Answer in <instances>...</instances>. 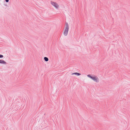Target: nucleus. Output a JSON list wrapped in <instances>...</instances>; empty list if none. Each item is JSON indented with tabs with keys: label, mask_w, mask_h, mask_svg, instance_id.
<instances>
[{
	"label": "nucleus",
	"mask_w": 130,
	"mask_h": 130,
	"mask_svg": "<svg viewBox=\"0 0 130 130\" xmlns=\"http://www.w3.org/2000/svg\"><path fill=\"white\" fill-rule=\"evenodd\" d=\"M69 26L68 24L66 23L65 24V28L63 33L64 35L65 36L67 35L69 30Z\"/></svg>",
	"instance_id": "1"
},
{
	"label": "nucleus",
	"mask_w": 130,
	"mask_h": 130,
	"mask_svg": "<svg viewBox=\"0 0 130 130\" xmlns=\"http://www.w3.org/2000/svg\"><path fill=\"white\" fill-rule=\"evenodd\" d=\"M6 0V2H8L9 1V0Z\"/></svg>",
	"instance_id": "8"
},
{
	"label": "nucleus",
	"mask_w": 130,
	"mask_h": 130,
	"mask_svg": "<svg viewBox=\"0 0 130 130\" xmlns=\"http://www.w3.org/2000/svg\"><path fill=\"white\" fill-rule=\"evenodd\" d=\"M51 3L57 9L59 8V5L57 3L53 1H51Z\"/></svg>",
	"instance_id": "3"
},
{
	"label": "nucleus",
	"mask_w": 130,
	"mask_h": 130,
	"mask_svg": "<svg viewBox=\"0 0 130 130\" xmlns=\"http://www.w3.org/2000/svg\"><path fill=\"white\" fill-rule=\"evenodd\" d=\"M44 60L46 61H48V58L46 57H45L44 58Z\"/></svg>",
	"instance_id": "6"
},
{
	"label": "nucleus",
	"mask_w": 130,
	"mask_h": 130,
	"mask_svg": "<svg viewBox=\"0 0 130 130\" xmlns=\"http://www.w3.org/2000/svg\"><path fill=\"white\" fill-rule=\"evenodd\" d=\"M0 63L5 64L6 63V62L4 60H0Z\"/></svg>",
	"instance_id": "5"
},
{
	"label": "nucleus",
	"mask_w": 130,
	"mask_h": 130,
	"mask_svg": "<svg viewBox=\"0 0 130 130\" xmlns=\"http://www.w3.org/2000/svg\"><path fill=\"white\" fill-rule=\"evenodd\" d=\"M87 76L90 78L92 79L94 81L96 82H99V79L96 76H91L90 75H87Z\"/></svg>",
	"instance_id": "2"
},
{
	"label": "nucleus",
	"mask_w": 130,
	"mask_h": 130,
	"mask_svg": "<svg viewBox=\"0 0 130 130\" xmlns=\"http://www.w3.org/2000/svg\"><path fill=\"white\" fill-rule=\"evenodd\" d=\"M3 57V56L1 55H0V58H2Z\"/></svg>",
	"instance_id": "7"
},
{
	"label": "nucleus",
	"mask_w": 130,
	"mask_h": 130,
	"mask_svg": "<svg viewBox=\"0 0 130 130\" xmlns=\"http://www.w3.org/2000/svg\"><path fill=\"white\" fill-rule=\"evenodd\" d=\"M72 75H75L77 76H79L81 75V74L78 73H74L72 74Z\"/></svg>",
	"instance_id": "4"
}]
</instances>
